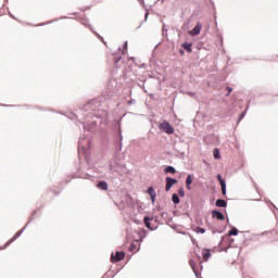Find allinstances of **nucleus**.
<instances>
[{
    "label": "nucleus",
    "mask_w": 278,
    "mask_h": 278,
    "mask_svg": "<svg viewBox=\"0 0 278 278\" xmlns=\"http://www.w3.org/2000/svg\"><path fill=\"white\" fill-rule=\"evenodd\" d=\"M213 155L215 160H220V150H218V148H215L213 151Z\"/></svg>",
    "instance_id": "nucleus-23"
},
{
    "label": "nucleus",
    "mask_w": 278,
    "mask_h": 278,
    "mask_svg": "<svg viewBox=\"0 0 278 278\" xmlns=\"http://www.w3.org/2000/svg\"><path fill=\"white\" fill-rule=\"evenodd\" d=\"M187 189L190 190V186H192V175H188L186 178Z\"/></svg>",
    "instance_id": "nucleus-20"
},
{
    "label": "nucleus",
    "mask_w": 278,
    "mask_h": 278,
    "mask_svg": "<svg viewBox=\"0 0 278 278\" xmlns=\"http://www.w3.org/2000/svg\"><path fill=\"white\" fill-rule=\"evenodd\" d=\"M126 51H127V41H125L124 43V50L122 51L123 55H125Z\"/></svg>",
    "instance_id": "nucleus-32"
},
{
    "label": "nucleus",
    "mask_w": 278,
    "mask_h": 278,
    "mask_svg": "<svg viewBox=\"0 0 278 278\" xmlns=\"http://www.w3.org/2000/svg\"><path fill=\"white\" fill-rule=\"evenodd\" d=\"M181 55H184V50H180Z\"/></svg>",
    "instance_id": "nucleus-38"
},
{
    "label": "nucleus",
    "mask_w": 278,
    "mask_h": 278,
    "mask_svg": "<svg viewBox=\"0 0 278 278\" xmlns=\"http://www.w3.org/2000/svg\"><path fill=\"white\" fill-rule=\"evenodd\" d=\"M128 251L130 252L136 251V243L130 244V247L128 248Z\"/></svg>",
    "instance_id": "nucleus-30"
},
{
    "label": "nucleus",
    "mask_w": 278,
    "mask_h": 278,
    "mask_svg": "<svg viewBox=\"0 0 278 278\" xmlns=\"http://www.w3.org/2000/svg\"><path fill=\"white\" fill-rule=\"evenodd\" d=\"M27 225H29V223H27ZM27 225H26L23 229H21L20 231H17V232L13 236V238H12L9 242H7L5 247H10V244H12V242H14L17 238H21V236H23V231H25V229H27Z\"/></svg>",
    "instance_id": "nucleus-8"
},
{
    "label": "nucleus",
    "mask_w": 278,
    "mask_h": 278,
    "mask_svg": "<svg viewBox=\"0 0 278 278\" xmlns=\"http://www.w3.org/2000/svg\"><path fill=\"white\" fill-rule=\"evenodd\" d=\"M96 127H97V122L96 121H92L90 123V126L88 125V122H86L84 124V129H87V131H92V129L96 128Z\"/></svg>",
    "instance_id": "nucleus-13"
},
{
    "label": "nucleus",
    "mask_w": 278,
    "mask_h": 278,
    "mask_svg": "<svg viewBox=\"0 0 278 278\" xmlns=\"http://www.w3.org/2000/svg\"><path fill=\"white\" fill-rule=\"evenodd\" d=\"M201 29H203V25H201V23H198L191 30V36H199V34H201Z\"/></svg>",
    "instance_id": "nucleus-10"
},
{
    "label": "nucleus",
    "mask_w": 278,
    "mask_h": 278,
    "mask_svg": "<svg viewBox=\"0 0 278 278\" xmlns=\"http://www.w3.org/2000/svg\"><path fill=\"white\" fill-rule=\"evenodd\" d=\"M134 103H136L135 99H131V100L128 101V105H134Z\"/></svg>",
    "instance_id": "nucleus-34"
},
{
    "label": "nucleus",
    "mask_w": 278,
    "mask_h": 278,
    "mask_svg": "<svg viewBox=\"0 0 278 278\" xmlns=\"http://www.w3.org/2000/svg\"><path fill=\"white\" fill-rule=\"evenodd\" d=\"M83 25H85V27H89V29H91V31H92V27L90 26V24L88 23V21L83 22Z\"/></svg>",
    "instance_id": "nucleus-31"
},
{
    "label": "nucleus",
    "mask_w": 278,
    "mask_h": 278,
    "mask_svg": "<svg viewBox=\"0 0 278 278\" xmlns=\"http://www.w3.org/2000/svg\"><path fill=\"white\" fill-rule=\"evenodd\" d=\"M212 217L216 220H225V215L220 211H212Z\"/></svg>",
    "instance_id": "nucleus-9"
},
{
    "label": "nucleus",
    "mask_w": 278,
    "mask_h": 278,
    "mask_svg": "<svg viewBox=\"0 0 278 278\" xmlns=\"http://www.w3.org/2000/svg\"><path fill=\"white\" fill-rule=\"evenodd\" d=\"M122 58L121 56H115V64H118L121 62Z\"/></svg>",
    "instance_id": "nucleus-33"
},
{
    "label": "nucleus",
    "mask_w": 278,
    "mask_h": 278,
    "mask_svg": "<svg viewBox=\"0 0 278 278\" xmlns=\"http://www.w3.org/2000/svg\"><path fill=\"white\" fill-rule=\"evenodd\" d=\"M143 223H144L146 227L148 229H150V231H155V229H157V227H155V228L151 227V218H149V216H146L143 218Z\"/></svg>",
    "instance_id": "nucleus-12"
},
{
    "label": "nucleus",
    "mask_w": 278,
    "mask_h": 278,
    "mask_svg": "<svg viewBox=\"0 0 278 278\" xmlns=\"http://www.w3.org/2000/svg\"><path fill=\"white\" fill-rule=\"evenodd\" d=\"M164 173H165V174L170 173L172 175H175L176 169H175V167H173V166H167V167H165Z\"/></svg>",
    "instance_id": "nucleus-21"
},
{
    "label": "nucleus",
    "mask_w": 278,
    "mask_h": 278,
    "mask_svg": "<svg viewBox=\"0 0 278 278\" xmlns=\"http://www.w3.org/2000/svg\"><path fill=\"white\" fill-rule=\"evenodd\" d=\"M165 191L168 192L170 188H173L174 184H177V179L172 178V177H166L165 178Z\"/></svg>",
    "instance_id": "nucleus-6"
},
{
    "label": "nucleus",
    "mask_w": 278,
    "mask_h": 278,
    "mask_svg": "<svg viewBox=\"0 0 278 278\" xmlns=\"http://www.w3.org/2000/svg\"><path fill=\"white\" fill-rule=\"evenodd\" d=\"M228 90L227 97H229V93L233 90L231 87H226Z\"/></svg>",
    "instance_id": "nucleus-35"
},
{
    "label": "nucleus",
    "mask_w": 278,
    "mask_h": 278,
    "mask_svg": "<svg viewBox=\"0 0 278 278\" xmlns=\"http://www.w3.org/2000/svg\"><path fill=\"white\" fill-rule=\"evenodd\" d=\"M148 18H149V11H147L144 14V21H147Z\"/></svg>",
    "instance_id": "nucleus-36"
},
{
    "label": "nucleus",
    "mask_w": 278,
    "mask_h": 278,
    "mask_svg": "<svg viewBox=\"0 0 278 278\" xmlns=\"http://www.w3.org/2000/svg\"><path fill=\"white\" fill-rule=\"evenodd\" d=\"M96 118H108V111H98L94 113Z\"/></svg>",
    "instance_id": "nucleus-15"
},
{
    "label": "nucleus",
    "mask_w": 278,
    "mask_h": 278,
    "mask_svg": "<svg viewBox=\"0 0 278 278\" xmlns=\"http://www.w3.org/2000/svg\"><path fill=\"white\" fill-rule=\"evenodd\" d=\"M148 194L150 195L152 203L155 204V198L157 197V193H155V189L153 187L148 188Z\"/></svg>",
    "instance_id": "nucleus-11"
},
{
    "label": "nucleus",
    "mask_w": 278,
    "mask_h": 278,
    "mask_svg": "<svg viewBox=\"0 0 278 278\" xmlns=\"http://www.w3.org/2000/svg\"><path fill=\"white\" fill-rule=\"evenodd\" d=\"M97 36L103 40V37H100L99 34H97Z\"/></svg>",
    "instance_id": "nucleus-37"
},
{
    "label": "nucleus",
    "mask_w": 278,
    "mask_h": 278,
    "mask_svg": "<svg viewBox=\"0 0 278 278\" xmlns=\"http://www.w3.org/2000/svg\"><path fill=\"white\" fill-rule=\"evenodd\" d=\"M80 179H92V176H90L89 174H81Z\"/></svg>",
    "instance_id": "nucleus-26"
},
{
    "label": "nucleus",
    "mask_w": 278,
    "mask_h": 278,
    "mask_svg": "<svg viewBox=\"0 0 278 278\" xmlns=\"http://www.w3.org/2000/svg\"><path fill=\"white\" fill-rule=\"evenodd\" d=\"M88 149H90V139L86 137L80 138L78 142L79 157H81V155H86V153H88Z\"/></svg>",
    "instance_id": "nucleus-1"
},
{
    "label": "nucleus",
    "mask_w": 278,
    "mask_h": 278,
    "mask_svg": "<svg viewBox=\"0 0 278 278\" xmlns=\"http://www.w3.org/2000/svg\"><path fill=\"white\" fill-rule=\"evenodd\" d=\"M97 103H99V100H91L85 105V111L88 112V110H91L92 112H97Z\"/></svg>",
    "instance_id": "nucleus-5"
},
{
    "label": "nucleus",
    "mask_w": 278,
    "mask_h": 278,
    "mask_svg": "<svg viewBox=\"0 0 278 278\" xmlns=\"http://www.w3.org/2000/svg\"><path fill=\"white\" fill-rule=\"evenodd\" d=\"M97 188H99V190H108L109 186H108V182H105L104 180L100 181L98 185H97Z\"/></svg>",
    "instance_id": "nucleus-18"
},
{
    "label": "nucleus",
    "mask_w": 278,
    "mask_h": 278,
    "mask_svg": "<svg viewBox=\"0 0 278 278\" xmlns=\"http://www.w3.org/2000/svg\"><path fill=\"white\" fill-rule=\"evenodd\" d=\"M217 179L220 184L222 194H224L225 197L227 194V182H225V179H223V176H220V174L217 175Z\"/></svg>",
    "instance_id": "nucleus-7"
},
{
    "label": "nucleus",
    "mask_w": 278,
    "mask_h": 278,
    "mask_svg": "<svg viewBox=\"0 0 278 278\" xmlns=\"http://www.w3.org/2000/svg\"><path fill=\"white\" fill-rule=\"evenodd\" d=\"M172 201H173V203H174L175 205H179V201H180L179 195H178L177 193H174V194L172 195Z\"/></svg>",
    "instance_id": "nucleus-22"
},
{
    "label": "nucleus",
    "mask_w": 278,
    "mask_h": 278,
    "mask_svg": "<svg viewBox=\"0 0 278 278\" xmlns=\"http://www.w3.org/2000/svg\"><path fill=\"white\" fill-rule=\"evenodd\" d=\"M215 205L217 207H227V201L223 200V199H217L215 202Z\"/></svg>",
    "instance_id": "nucleus-16"
},
{
    "label": "nucleus",
    "mask_w": 278,
    "mask_h": 278,
    "mask_svg": "<svg viewBox=\"0 0 278 278\" xmlns=\"http://www.w3.org/2000/svg\"><path fill=\"white\" fill-rule=\"evenodd\" d=\"M244 116H247V111H243L239 117H238V123H240V121H242V118H244Z\"/></svg>",
    "instance_id": "nucleus-27"
},
{
    "label": "nucleus",
    "mask_w": 278,
    "mask_h": 278,
    "mask_svg": "<svg viewBox=\"0 0 278 278\" xmlns=\"http://www.w3.org/2000/svg\"><path fill=\"white\" fill-rule=\"evenodd\" d=\"M160 129H162V131H164V134H168V135L175 134V128L168 122L161 123Z\"/></svg>",
    "instance_id": "nucleus-3"
},
{
    "label": "nucleus",
    "mask_w": 278,
    "mask_h": 278,
    "mask_svg": "<svg viewBox=\"0 0 278 278\" xmlns=\"http://www.w3.org/2000/svg\"><path fill=\"white\" fill-rule=\"evenodd\" d=\"M189 264H190V266H191V268H192V270H193V273L197 277L199 275L198 271H197V262H194V260H190Z\"/></svg>",
    "instance_id": "nucleus-19"
},
{
    "label": "nucleus",
    "mask_w": 278,
    "mask_h": 278,
    "mask_svg": "<svg viewBox=\"0 0 278 278\" xmlns=\"http://www.w3.org/2000/svg\"><path fill=\"white\" fill-rule=\"evenodd\" d=\"M195 232L197 233H205V229L201 228V227H197Z\"/></svg>",
    "instance_id": "nucleus-29"
},
{
    "label": "nucleus",
    "mask_w": 278,
    "mask_h": 278,
    "mask_svg": "<svg viewBox=\"0 0 278 278\" xmlns=\"http://www.w3.org/2000/svg\"><path fill=\"white\" fill-rule=\"evenodd\" d=\"M202 257L204 262H207V260H210V257H212V252H210L208 249H204L202 251Z\"/></svg>",
    "instance_id": "nucleus-14"
},
{
    "label": "nucleus",
    "mask_w": 278,
    "mask_h": 278,
    "mask_svg": "<svg viewBox=\"0 0 278 278\" xmlns=\"http://www.w3.org/2000/svg\"><path fill=\"white\" fill-rule=\"evenodd\" d=\"M40 25H45V24H39V26H40Z\"/></svg>",
    "instance_id": "nucleus-39"
},
{
    "label": "nucleus",
    "mask_w": 278,
    "mask_h": 278,
    "mask_svg": "<svg viewBox=\"0 0 278 278\" xmlns=\"http://www.w3.org/2000/svg\"><path fill=\"white\" fill-rule=\"evenodd\" d=\"M182 49L187 51V53H192V43L185 42L181 45Z\"/></svg>",
    "instance_id": "nucleus-17"
},
{
    "label": "nucleus",
    "mask_w": 278,
    "mask_h": 278,
    "mask_svg": "<svg viewBox=\"0 0 278 278\" xmlns=\"http://www.w3.org/2000/svg\"><path fill=\"white\" fill-rule=\"evenodd\" d=\"M122 260H125V252H119V251H117V252L115 253V255H114V254L111 255V261H112L113 263L122 262Z\"/></svg>",
    "instance_id": "nucleus-4"
},
{
    "label": "nucleus",
    "mask_w": 278,
    "mask_h": 278,
    "mask_svg": "<svg viewBox=\"0 0 278 278\" xmlns=\"http://www.w3.org/2000/svg\"><path fill=\"white\" fill-rule=\"evenodd\" d=\"M123 168V164L118 163V159H113L110 161V170L112 173H119Z\"/></svg>",
    "instance_id": "nucleus-2"
},
{
    "label": "nucleus",
    "mask_w": 278,
    "mask_h": 278,
    "mask_svg": "<svg viewBox=\"0 0 278 278\" xmlns=\"http://www.w3.org/2000/svg\"><path fill=\"white\" fill-rule=\"evenodd\" d=\"M162 34L163 36H168V28H166V24H163Z\"/></svg>",
    "instance_id": "nucleus-25"
},
{
    "label": "nucleus",
    "mask_w": 278,
    "mask_h": 278,
    "mask_svg": "<svg viewBox=\"0 0 278 278\" xmlns=\"http://www.w3.org/2000/svg\"><path fill=\"white\" fill-rule=\"evenodd\" d=\"M178 194L179 197H186V191L184 190V188L178 189Z\"/></svg>",
    "instance_id": "nucleus-28"
},
{
    "label": "nucleus",
    "mask_w": 278,
    "mask_h": 278,
    "mask_svg": "<svg viewBox=\"0 0 278 278\" xmlns=\"http://www.w3.org/2000/svg\"><path fill=\"white\" fill-rule=\"evenodd\" d=\"M228 236H238V228L232 227L231 230L228 232Z\"/></svg>",
    "instance_id": "nucleus-24"
}]
</instances>
